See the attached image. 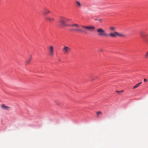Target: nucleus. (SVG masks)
I'll list each match as a JSON object with an SVG mask.
<instances>
[{
	"mask_svg": "<svg viewBox=\"0 0 148 148\" xmlns=\"http://www.w3.org/2000/svg\"><path fill=\"white\" fill-rule=\"evenodd\" d=\"M123 90H122L121 91H119V92H123Z\"/></svg>",
	"mask_w": 148,
	"mask_h": 148,
	"instance_id": "4be33fe9",
	"label": "nucleus"
},
{
	"mask_svg": "<svg viewBox=\"0 0 148 148\" xmlns=\"http://www.w3.org/2000/svg\"><path fill=\"white\" fill-rule=\"evenodd\" d=\"M49 54L51 56H53L54 55V51L53 47L52 46H50L48 48Z\"/></svg>",
	"mask_w": 148,
	"mask_h": 148,
	"instance_id": "423d86ee",
	"label": "nucleus"
},
{
	"mask_svg": "<svg viewBox=\"0 0 148 148\" xmlns=\"http://www.w3.org/2000/svg\"><path fill=\"white\" fill-rule=\"evenodd\" d=\"M103 51V49L102 48H100L99 49V52H102Z\"/></svg>",
	"mask_w": 148,
	"mask_h": 148,
	"instance_id": "6ab92c4d",
	"label": "nucleus"
},
{
	"mask_svg": "<svg viewBox=\"0 0 148 148\" xmlns=\"http://www.w3.org/2000/svg\"><path fill=\"white\" fill-rule=\"evenodd\" d=\"M109 36L112 38H114L117 36L118 32H114V33H111L109 34Z\"/></svg>",
	"mask_w": 148,
	"mask_h": 148,
	"instance_id": "1a4fd4ad",
	"label": "nucleus"
},
{
	"mask_svg": "<svg viewBox=\"0 0 148 148\" xmlns=\"http://www.w3.org/2000/svg\"><path fill=\"white\" fill-rule=\"evenodd\" d=\"M98 21L99 22H100V23L102 22V21H103L102 19H101V18H99V19H98Z\"/></svg>",
	"mask_w": 148,
	"mask_h": 148,
	"instance_id": "a211bd4d",
	"label": "nucleus"
},
{
	"mask_svg": "<svg viewBox=\"0 0 148 148\" xmlns=\"http://www.w3.org/2000/svg\"><path fill=\"white\" fill-rule=\"evenodd\" d=\"M110 30L112 31H114L116 29V28L114 27H110Z\"/></svg>",
	"mask_w": 148,
	"mask_h": 148,
	"instance_id": "2eb2a0df",
	"label": "nucleus"
},
{
	"mask_svg": "<svg viewBox=\"0 0 148 148\" xmlns=\"http://www.w3.org/2000/svg\"><path fill=\"white\" fill-rule=\"evenodd\" d=\"M97 32L98 35L100 37H107L108 35L106 33V31L102 28H99L97 29Z\"/></svg>",
	"mask_w": 148,
	"mask_h": 148,
	"instance_id": "20e7f679",
	"label": "nucleus"
},
{
	"mask_svg": "<svg viewBox=\"0 0 148 148\" xmlns=\"http://www.w3.org/2000/svg\"><path fill=\"white\" fill-rule=\"evenodd\" d=\"M97 115L101 114H102V113L101 111H98L97 112Z\"/></svg>",
	"mask_w": 148,
	"mask_h": 148,
	"instance_id": "f3484780",
	"label": "nucleus"
},
{
	"mask_svg": "<svg viewBox=\"0 0 148 148\" xmlns=\"http://www.w3.org/2000/svg\"><path fill=\"white\" fill-rule=\"evenodd\" d=\"M116 92L117 93H119V92H119V91H116Z\"/></svg>",
	"mask_w": 148,
	"mask_h": 148,
	"instance_id": "5701e85b",
	"label": "nucleus"
},
{
	"mask_svg": "<svg viewBox=\"0 0 148 148\" xmlns=\"http://www.w3.org/2000/svg\"><path fill=\"white\" fill-rule=\"evenodd\" d=\"M51 12V11L47 8H45L43 9V13L44 15L48 14Z\"/></svg>",
	"mask_w": 148,
	"mask_h": 148,
	"instance_id": "6e6552de",
	"label": "nucleus"
},
{
	"mask_svg": "<svg viewBox=\"0 0 148 148\" xmlns=\"http://www.w3.org/2000/svg\"><path fill=\"white\" fill-rule=\"evenodd\" d=\"M119 36L122 37H125L126 36L125 34L121 33L118 32L117 36Z\"/></svg>",
	"mask_w": 148,
	"mask_h": 148,
	"instance_id": "ddd939ff",
	"label": "nucleus"
},
{
	"mask_svg": "<svg viewBox=\"0 0 148 148\" xmlns=\"http://www.w3.org/2000/svg\"><path fill=\"white\" fill-rule=\"evenodd\" d=\"M31 58V57H30V58Z\"/></svg>",
	"mask_w": 148,
	"mask_h": 148,
	"instance_id": "393cba45",
	"label": "nucleus"
},
{
	"mask_svg": "<svg viewBox=\"0 0 148 148\" xmlns=\"http://www.w3.org/2000/svg\"><path fill=\"white\" fill-rule=\"evenodd\" d=\"M69 27L72 28L70 29V30L75 32H80L81 29L79 28L80 25L77 24H73L70 25Z\"/></svg>",
	"mask_w": 148,
	"mask_h": 148,
	"instance_id": "7ed1b4c3",
	"label": "nucleus"
},
{
	"mask_svg": "<svg viewBox=\"0 0 148 148\" xmlns=\"http://www.w3.org/2000/svg\"><path fill=\"white\" fill-rule=\"evenodd\" d=\"M1 107L2 108L5 110H9L10 109V107L6 106L5 105L3 104L1 106Z\"/></svg>",
	"mask_w": 148,
	"mask_h": 148,
	"instance_id": "9b49d317",
	"label": "nucleus"
},
{
	"mask_svg": "<svg viewBox=\"0 0 148 148\" xmlns=\"http://www.w3.org/2000/svg\"><path fill=\"white\" fill-rule=\"evenodd\" d=\"M81 27L83 29H81V31L80 33L86 34L88 33V31H92L94 30L95 29V27L92 26H84L81 25Z\"/></svg>",
	"mask_w": 148,
	"mask_h": 148,
	"instance_id": "f257e3e1",
	"label": "nucleus"
},
{
	"mask_svg": "<svg viewBox=\"0 0 148 148\" xmlns=\"http://www.w3.org/2000/svg\"><path fill=\"white\" fill-rule=\"evenodd\" d=\"M30 59H29V60L27 61L26 63H27V64L28 63H29V61H30Z\"/></svg>",
	"mask_w": 148,
	"mask_h": 148,
	"instance_id": "412c9836",
	"label": "nucleus"
},
{
	"mask_svg": "<svg viewBox=\"0 0 148 148\" xmlns=\"http://www.w3.org/2000/svg\"><path fill=\"white\" fill-rule=\"evenodd\" d=\"M145 57L146 58H148V51L145 55Z\"/></svg>",
	"mask_w": 148,
	"mask_h": 148,
	"instance_id": "dca6fc26",
	"label": "nucleus"
},
{
	"mask_svg": "<svg viewBox=\"0 0 148 148\" xmlns=\"http://www.w3.org/2000/svg\"><path fill=\"white\" fill-rule=\"evenodd\" d=\"M54 18L53 17L48 16L46 17L45 20L50 22H52L54 20Z\"/></svg>",
	"mask_w": 148,
	"mask_h": 148,
	"instance_id": "9d476101",
	"label": "nucleus"
},
{
	"mask_svg": "<svg viewBox=\"0 0 148 148\" xmlns=\"http://www.w3.org/2000/svg\"><path fill=\"white\" fill-rule=\"evenodd\" d=\"M75 3L76 7L78 8H80L83 6L82 3L78 1H76Z\"/></svg>",
	"mask_w": 148,
	"mask_h": 148,
	"instance_id": "0eeeda50",
	"label": "nucleus"
},
{
	"mask_svg": "<svg viewBox=\"0 0 148 148\" xmlns=\"http://www.w3.org/2000/svg\"><path fill=\"white\" fill-rule=\"evenodd\" d=\"M147 81V79H144V82H146Z\"/></svg>",
	"mask_w": 148,
	"mask_h": 148,
	"instance_id": "aec40b11",
	"label": "nucleus"
},
{
	"mask_svg": "<svg viewBox=\"0 0 148 148\" xmlns=\"http://www.w3.org/2000/svg\"><path fill=\"white\" fill-rule=\"evenodd\" d=\"M70 20L64 17L61 16L60 17L59 22L60 25L62 27L65 26L69 27L70 25L66 24V22L70 21Z\"/></svg>",
	"mask_w": 148,
	"mask_h": 148,
	"instance_id": "f03ea898",
	"label": "nucleus"
},
{
	"mask_svg": "<svg viewBox=\"0 0 148 148\" xmlns=\"http://www.w3.org/2000/svg\"><path fill=\"white\" fill-rule=\"evenodd\" d=\"M142 83V82H141L137 84H136L133 88V89H134L136 88H138L139 86Z\"/></svg>",
	"mask_w": 148,
	"mask_h": 148,
	"instance_id": "4468645a",
	"label": "nucleus"
},
{
	"mask_svg": "<svg viewBox=\"0 0 148 148\" xmlns=\"http://www.w3.org/2000/svg\"><path fill=\"white\" fill-rule=\"evenodd\" d=\"M140 34L141 37L142 38H144L146 36V34L143 31H140L139 32Z\"/></svg>",
	"mask_w": 148,
	"mask_h": 148,
	"instance_id": "f8f14e48",
	"label": "nucleus"
},
{
	"mask_svg": "<svg viewBox=\"0 0 148 148\" xmlns=\"http://www.w3.org/2000/svg\"><path fill=\"white\" fill-rule=\"evenodd\" d=\"M63 53L65 55H67L71 51V49L66 46H64L62 49Z\"/></svg>",
	"mask_w": 148,
	"mask_h": 148,
	"instance_id": "39448f33",
	"label": "nucleus"
},
{
	"mask_svg": "<svg viewBox=\"0 0 148 148\" xmlns=\"http://www.w3.org/2000/svg\"><path fill=\"white\" fill-rule=\"evenodd\" d=\"M98 19H95V21H98Z\"/></svg>",
	"mask_w": 148,
	"mask_h": 148,
	"instance_id": "b1692460",
	"label": "nucleus"
}]
</instances>
